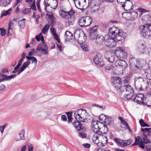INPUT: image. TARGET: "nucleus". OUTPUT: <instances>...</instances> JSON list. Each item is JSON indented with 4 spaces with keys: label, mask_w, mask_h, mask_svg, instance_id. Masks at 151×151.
<instances>
[{
    "label": "nucleus",
    "mask_w": 151,
    "mask_h": 151,
    "mask_svg": "<svg viewBox=\"0 0 151 151\" xmlns=\"http://www.w3.org/2000/svg\"><path fill=\"white\" fill-rule=\"evenodd\" d=\"M113 139L118 145L121 147H124L127 146V144L125 142V140H122L117 138H115Z\"/></svg>",
    "instance_id": "a211bd4d"
},
{
    "label": "nucleus",
    "mask_w": 151,
    "mask_h": 151,
    "mask_svg": "<svg viewBox=\"0 0 151 151\" xmlns=\"http://www.w3.org/2000/svg\"><path fill=\"white\" fill-rule=\"evenodd\" d=\"M137 10L139 12H142L143 13H144L145 12H148V11L146 10L145 9H141L140 8H139Z\"/></svg>",
    "instance_id": "bf43d9fd"
},
{
    "label": "nucleus",
    "mask_w": 151,
    "mask_h": 151,
    "mask_svg": "<svg viewBox=\"0 0 151 151\" xmlns=\"http://www.w3.org/2000/svg\"><path fill=\"white\" fill-rule=\"evenodd\" d=\"M100 139L101 140V143L103 146H105L107 144L108 139L106 137L103 135H99Z\"/></svg>",
    "instance_id": "5701e85b"
},
{
    "label": "nucleus",
    "mask_w": 151,
    "mask_h": 151,
    "mask_svg": "<svg viewBox=\"0 0 151 151\" xmlns=\"http://www.w3.org/2000/svg\"><path fill=\"white\" fill-rule=\"evenodd\" d=\"M0 34L1 36H5L6 32L4 29H0Z\"/></svg>",
    "instance_id": "5fc2aeb1"
},
{
    "label": "nucleus",
    "mask_w": 151,
    "mask_h": 151,
    "mask_svg": "<svg viewBox=\"0 0 151 151\" xmlns=\"http://www.w3.org/2000/svg\"><path fill=\"white\" fill-rule=\"evenodd\" d=\"M125 49L122 47H117L115 50L116 55H119L122 52L124 51Z\"/></svg>",
    "instance_id": "7c9ffc66"
},
{
    "label": "nucleus",
    "mask_w": 151,
    "mask_h": 151,
    "mask_svg": "<svg viewBox=\"0 0 151 151\" xmlns=\"http://www.w3.org/2000/svg\"><path fill=\"white\" fill-rule=\"evenodd\" d=\"M48 47H47V48H43L41 50V51H42V52L44 55H46L48 53Z\"/></svg>",
    "instance_id": "3c124183"
},
{
    "label": "nucleus",
    "mask_w": 151,
    "mask_h": 151,
    "mask_svg": "<svg viewBox=\"0 0 151 151\" xmlns=\"http://www.w3.org/2000/svg\"><path fill=\"white\" fill-rule=\"evenodd\" d=\"M97 0H91L90 3H88L89 7L91 9V11L93 12L98 11L100 8V5L96 2Z\"/></svg>",
    "instance_id": "1a4fd4ad"
},
{
    "label": "nucleus",
    "mask_w": 151,
    "mask_h": 151,
    "mask_svg": "<svg viewBox=\"0 0 151 151\" xmlns=\"http://www.w3.org/2000/svg\"><path fill=\"white\" fill-rule=\"evenodd\" d=\"M66 114L68 116V122H71V119H72V112H66Z\"/></svg>",
    "instance_id": "79ce46f5"
},
{
    "label": "nucleus",
    "mask_w": 151,
    "mask_h": 151,
    "mask_svg": "<svg viewBox=\"0 0 151 151\" xmlns=\"http://www.w3.org/2000/svg\"><path fill=\"white\" fill-rule=\"evenodd\" d=\"M25 131L24 130H23L21 131L19 134V135L20 137V139H24L25 137L24 136Z\"/></svg>",
    "instance_id": "a19ab883"
},
{
    "label": "nucleus",
    "mask_w": 151,
    "mask_h": 151,
    "mask_svg": "<svg viewBox=\"0 0 151 151\" xmlns=\"http://www.w3.org/2000/svg\"><path fill=\"white\" fill-rule=\"evenodd\" d=\"M48 47L47 46L44 42H42V43L39 44L37 46V50L38 51H41V50L43 48H47Z\"/></svg>",
    "instance_id": "a878e982"
},
{
    "label": "nucleus",
    "mask_w": 151,
    "mask_h": 151,
    "mask_svg": "<svg viewBox=\"0 0 151 151\" xmlns=\"http://www.w3.org/2000/svg\"><path fill=\"white\" fill-rule=\"evenodd\" d=\"M98 27L97 26H95L91 28L89 33V37L91 40L95 39L97 36V31Z\"/></svg>",
    "instance_id": "9b49d317"
},
{
    "label": "nucleus",
    "mask_w": 151,
    "mask_h": 151,
    "mask_svg": "<svg viewBox=\"0 0 151 151\" xmlns=\"http://www.w3.org/2000/svg\"><path fill=\"white\" fill-rule=\"evenodd\" d=\"M130 12H124L122 14V17L125 19L128 20H130Z\"/></svg>",
    "instance_id": "c756f323"
},
{
    "label": "nucleus",
    "mask_w": 151,
    "mask_h": 151,
    "mask_svg": "<svg viewBox=\"0 0 151 151\" xmlns=\"http://www.w3.org/2000/svg\"><path fill=\"white\" fill-rule=\"evenodd\" d=\"M50 29L51 31V33L52 35L56 34L55 33V29L54 28L52 27L50 28Z\"/></svg>",
    "instance_id": "052dcab7"
},
{
    "label": "nucleus",
    "mask_w": 151,
    "mask_h": 151,
    "mask_svg": "<svg viewBox=\"0 0 151 151\" xmlns=\"http://www.w3.org/2000/svg\"><path fill=\"white\" fill-rule=\"evenodd\" d=\"M96 43L98 45H101L103 44L105 40V37H104V36L102 35H97L96 38Z\"/></svg>",
    "instance_id": "aec40b11"
},
{
    "label": "nucleus",
    "mask_w": 151,
    "mask_h": 151,
    "mask_svg": "<svg viewBox=\"0 0 151 151\" xmlns=\"http://www.w3.org/2000/svg\"><path fill=\"white\" fill-rule=\"evenodd\" d=\"M113 68V66L111 64H109L106 66L105 67V69L106 70H110Z\"/></svg>",
    "instance_id": "8fccbe9b"
},
{
    "label": "nucleus",
    "mask_w": 151,
    "mask_h": 151,
    "mask_svg": "<svg viewBox=\"0 0 151 151\" xmlns=\"http://www.w3.org/2000/svg\"><path fill=\"white\" fill-rule=\"evenodd\" d=\"M88 114L85 109H78L75 111L74 116L77 122L75 121L73 123V125L79 131L83 129V127L80 122H84L88 118Z\"/></svg>",
    "instance_id": "f03ea898"
},
{
    "label": "nucleus",
    "mask_w": 151,
    "mask_h": 151,
    "mask_svg": "<svg viewBox=\"0 0 151 151\" xmlns=\"http://www.w3.org/2000/svg\"><path fill=\"white\" fill-rule=\"evenodd\" d=\"M144 96L142 94H139L136 95L135 96L134 98L132 99L134 102H136L137 103H143V99L144 98Z\"/></svg>",
    "instance_id": "6ab92c4d"
},
{
    "label": "nucleus",
    "mask_w": 151,
    "mask_h": 151,
    "mask_svg": "<svg viewBox=\"0 0 151 151\" xmlns=\"http://www.w3.org/2000/svg\"><path fill=\"white\" fill-rule=\"evenodd\" d=\"M115 27L111 28L109 31V35L105 36L104 43L105 45L111 48L115 47L116 42L123 40L124 39L123 33L119 29H115Z\"/></svg>",
    "instance_id": "f257e3e1"
},
{
    "label": "nucleus",
    "mask_w": 151,
    "mask_h": 151,
    "mask_svg": "<svg viewBox=\"0 0 151 151\" xmlns=\"http://www.w3.org/2000/svg\"><path fill=\"white\" fill-rule=\"evenodd\" d=\"M49 26L48 25H45L42 30V32L43 34H45L46 32L49 29Z\"/></svg>",
    "instance_id": "e433bc0d"
},
{
    "label": "nucleus",
    "mask_w": 151,
    "mask_h": 151,
    "mask_svg": "<svg viewBox=\"0 0 151 151\" xmlns=\"http://www.w3.org/2000/svg\"><path fill=\"white\" fill-rule=\"evenodd\" d=\"M115 65L116 67H122V69H125L128 66L125 61L120 60H117L116 61Z\"/></svg>",
    "instance_id": "dca6fc26"
},
{
    "label": "nucleus",
    "mask_w": 151,
    "mask_h": 151,
    "mask_svg": "<svg viewBox=\"0 0 151 151\" xmlns=\"http://www.w3.org/2000/svg\"><path fill=\"white\" fill-rule=\"evenodd\" d=\"M126 0H117V1L118 4L122 5V4H124V2Z\"/></svg>",
    "instance_id": "680f3d73"
},
{
    "label": "nucleus",
    "mask_w": 151,
    "mask_h": 151,
    "mask_svg": "<svg viewBox=\"0 0 151 151\" xmlns=\"http://www.w3.org/2000/svg\"><path fill=\"white\" fill-rule=\"evenodd\" d=\"M30 63V61H27V62L24 63L22 65L21 67V68L23 70H24L26 68L27 66L29 65Z\"/></svg>",
    "instance_id": "c9c22d12"
},
{
    "label": "nucleus",
    "mask_w": 151,
    "mask_h": 151,
    "mask_svg": "<svg viewBox=\"0 0 151 151\" xmlns=\"http://www.w3.org/2000/svg\"><path fill=\"white\" fill-rule=\"evenodd\" d=\"M68 22L69 25H72L74 22L75 18L73 16H69L68 18Z\"/></svg>",
    "instance_id": "2f4dec72"
},
{
    "label": "nucleus",
    "mask_w": 151,
    "mask_h": 151,
    "mask_svg": "<svg viewBox=\"0 0 151 151\" xmlns=\"http://www.w3.org/2000/svg\"><path fill=\"white\" fill-rule=\"evenodd\" d=\"M76 7L79 9H81L82 12L85 10V8H83V6L81 5V4L79 0H76L74 2Z\"/></svg>",
    "instance_id": "393cba45"
},
{
    "label": "nucleus",
    "mask_w": 151,
    "mask_h": 151,
    "mask_svg": "<svg viewBox=\"0 0 151 151\" xmlns=\"http://www.w3.org/2000/svg\"><path fill=\"white\" fill-rule=\"evenodd\" d=\"M12 11L11 8L9 9L6 11L4 10L1 12V17H2L3 16H6L7 15L9 14Z\"/></svg>",
    "instance_id": "f704fd0d"
},
{
    "label": "nucleus",
    "mask_w": 151,
    "mask_h": 151,
    "mask_svg": "<svg viewBox=\"0 0 151 151\" xmlns=\"http://www.w3.org/2000/svg\"><path fill=\"white\" fill-rule=\"evenodd\" d=\"M122 5V7L127 11L131 10L134 7V4L130 0H126L124 4Z\"/></svg>",
    "instance_id": "9d476101"
},
{
    "label": "nucleus",
    "mask_w": 151,
    "mask_h": 151,
    "mask_svg": "<svg viewBox=\"0 0 151 151\" xmlns=\"http://www.w3.org/2000/svg\"><path fill=\"white\" fill-rule=\"evenodd\" d=\"M35 49H32L30 52H29L28 55L29 56H31L33 55L35 53Z\"/></svg>",
    "instance_id": "4d7b16f0"
},
{
    "label": "nucleus",
    "mask_w": 151,
    "mask_h": 151,
    "mask_svg": "<svg viewBox=\"0 0 151 151\" xmlns=\"http://www.w3.org/2000/svg\"><path fill=\"white\" fill-rule=\"evenodd\" d=\"M79 135L80 137L82 138H84L86 137V134L85 133H82L81 132L79 133Z\"/></svg>",
    "instance_id": "69168bd1"
},
{
    "label": "nucleus",
    "mask_w": 151,
    "mask_h": 151,
    "mask_svg": "<svg viewBox=\"0 0 151 151\" xmlns=\"http://www.w3.org/2000/svg\"><path fill=\"white\" fill-rule=\"evenodd\" d=\"M136 61L135 62V64H134V66L136 68V70L139 69V64L140 63L139 60L138 59H136Z\"/></svg>",
    "instance_id": "c03bdc74"
},
{
    "label": "nucleus",
    "mask_w": 151,
    "mask_h": 151,
    "mask_svg": "<svg viewBox=\"0 0 151 151\" xmlns=\"http://www.w3.org/2000/svg\"><path fill=\"white\" fill-rule=\"evenodd\" d=\"M135 139L134 142L132 144V145L134 146L138 145L140 147L144 149L145 147V145L141 137L139 136H137L135 137Z\"/></svg>",
    "instance_id": "ddd939ff"
},
{
    "label": "nucleus",
    "mask_w": 151,
    "mask_h": 151,
    "mask_svg": "<svg viewBox=\"0 0 151 151\" xmlns=\"http://www.w3.org/2000/svg\"><path fill=\"white\" fill-rule=\"evenodd\" d=\"M122 81L120 78L116 77L113 81L112 82V84L116 90H118L119 89H120L122 87Z\"/></svg>",
    "instance_id": "f8f14e48"
},
{
    "label": "nucleus",
    "mask_w": 151,
    "mask_h": 151,
    "mask_svg": "<svg viewBox=\"0 0 151 151\" xmlns=\"http://www.w3.org/2000/svg\"><path fill=\"white\" fill-rule=\"evenodd\" d=\"M94 63L102 67L104 65V63L102 60V56L100 54H99L95 55L93 58Z\"/></svg>",
    "instance_id": "6e6552de"
},
{
    "label": "nucleus",
    "mask_w": 151,
    "mask_h": 151,
    "mask_svg": "<svg viewBox=\"0 0 151 151\" xmlns=\"http://www.w3.org/2000/svg\"><path fill=\"white\" fill-rule=\"evenodd\" d=\"M130 20H134L136 19L138 16V12H130Z\"/></svg>",
    "instance_id": "cd10ccee"
},
{
    "label": "nucleus",
    "mask_w": 151,
    "mask_h": 151,
    "mask_svg": "<svg viewBox=\"0 0 151 151\" xmlns=\"http://www.w3.org/2000/svg\"><path fill=\"white\" fill-rule=\"evenodd\" d=\"M135 86L136 89L139 91L146 90L149 86V81L146 78L139 77L135 78Z\"/></svg>",
    "instance_id": "20e7f679"
},
{
    "label": "nucleus",
    "mask_w": 151,
    "mask_h": 151,
    "mask_svg": "<svg viewBox=\"0 0 151 151\" xmlns=\"http://www.w3.org/2000/svg\"><path fill=\"white\" fill-rule=\"evenodd\" d=\"M116 56L118 58H127V53L125 51V50L119 55H116Z\"/></svg>",
    "instance_id": "72a5a7b5"
},
{
    "label": "nucleus",
    "mask_w": 151,
    "mask_h": 151,
    "mask_svg": "<svg viewBox=\"0 0 151 151\" xmlns=\"http://www.w3.org/2000/svg\"><path fill=\"white\" fill-rule=\"evenodd\" d=\"M142 19L143 22H151V17L149 14H145L142 17Z\"/></svg>",
    "instance_id": "4be33fe9"
},
{
    "label": "nucleus",
    "mask_w": 151,
    "mask_h": 151,
    "mask_svg": "<svg viewBox=\"0 0 151 151\" xmlns=\"http://www.w3.org/2000/svg\"><path fill=\"white\" fill-rule=\"evenodd\" d=\"M99 124L100 127V131H99V133H97L100 136L103 134H106L108 131V129L106 125L102 122H101V123H99Z\"/></svg>",
    "instance_id": "2eb2a0df"
},
{
    "label": "nucleus",
    "mask_w": 151,
    "mask_h": 151,
    "mask_svg": "<svg viewBox=\"0 0 151 151\" xmlns=\"http://www.w3.org/2000/svg\"><path fill=\"white\" fill-rule=\"evenodd\" d=\"M139 123L142 127H145V125L146 124V123L144 122V120L141 119L139 121Z\"/></svg>",
    "instance_id": "6e6d98bb"
},
{
    "label": "nucleus",
    "mask_w": 151,
    "mask_h": 151,
    "mask_svg": "<svg viewBox=\"0 0 151 151\" xmlns=\"http://www.w3.org/2000/svg\"><path fill=\"white\" fill-rule=\"evenodd\" d=\"M51 1L48 0H45V6L46 10H47V8L50 5Z\"/></svg>",
    "instance_id": "49530a36"
},
{
    "label": "nucleus",
    "mask_w": 151,
    "mask_h": 151,
    "mask_svg": "<svg viewBox=\"0 0 151 151\" xmlns=\"http://www.w3.org/2000/svg\"><path fill=\"white\" fill-rule=\"evenodd\" d=\"M80 33L76 32L74 34V37L76 39L78 40V41L79 42L80 44L82 42H85V40L86 39V37L85 36H83V40H82V37L80 36Z\"/></svg>",
    "instance_id": "412c9836"
},
{
    "label": "nucleus",
    "mask_w": 151,
    "mask_h": 151,
    "mask_svg": "<svg viewBox=\"0 0 151 151\" xmlns=\"http://www.w3.org/2000/svg\"><path fill=\"white\" fill-rule=\"evenodd\" d=\"M138 47L139 50L141 53H144L146 52L147 48L144 44H139Z\"/></svg>",
    "instance_id": "b1692460"
},
{
    "label": "nucleus",
    "mask_w": 151,
    "mask_h": 151,
    "mask_svg": "<svg viewBox=\"0 0 151 151\" xmlns=\"http://www.w3.org/2000/svg\"><path fill=\"white\" fill-rule=\"evenodd\" d=\"M65 37H67L68 39H71V38L68 37L73 36V34L69 31H66L65 34Z\"/></svg>",
    "instance_id": "de8ad7c7"
},
{
    "label": "nucleus",
    "mask_w": 151,
    "mask_h": 151,
    "mask_svg": "<svg viewBox=\"0 0 151 151\" xmlns=\"http://www.w3.org/2000/svg\"><path fill=\"white\" fill-rule=\"evenodd\" d=\"M108 61L111 63L113 62L115 59V57L114 56H111L110 58H108Z\"/></svg>",
    "instance_id": "13d9d810"
},
{
    "label": "nucleus",
    "mask_w": 151,
    "mask_h": 151,
    "mask_svg": "<svg viewBox=\"0 0 151 151\" xmlns=\"http://www.w3.org/2000/svg\"><path fill=\"white\" fill-rule=\"evenodd\" d=\"M147 76V78L149 77L150 78H151V70H149L148 71V73Z\"/></svg>",
    "instance_id": "338daca9"
},
{
    "label": "nucleus",
    "mask_w": 151,
    "mask_h": 151,
    "mask_svg": "<svg viewBox=\"0 0 151 151\" xmlns=\"http://www.w3.org/2000/svg\"><path fill=\"white\" fill-rule=\"evenodd\" d=\"M100 139L99 135L98 133H95L92 137V140L93 142H94L96 141L97 139Z\"/></svg>",
    "instance_id": "58836bf2"
},
{
    "label": "nucleus",
    "mask_w": 151,
    "mask_h": 151,
    "mask_svg": "<svg viewBox=\"0 0 151 151\" xmlns=\"http://www.w3.org/2000/svg\"><path fill=\"white\" fill-rule=\"evenodd\" d=\"M139 30L142 36L147 39L151 38V24H146L139 27Z\"/></svg>",
    "instance_id": "39448f33"
},
{
    "label": "nucleus",
    "mask_w": 151,
    "mask_h": 151,
    "mask_svg": "<svg viewBox=\"0 0 151 151\" xmlns=\"http://www.w3.org/2000/svg\"><path fill=\"white\" fill-rule=\"evenodd\" d=\"M30 9H25L22 11V14H26L29 13Z\"/></svg>",
    "instance_id": "603ef678"
},
{
    "label": "nucleus",
    "mask_w": 151,
    "mask_h": 151,
    "mask_svg": "<svg viewBox=\"0 0 151 151\" xmlns=\"http://www.w3.org/2000/svg\"><path fill=\"white\" fill-rule=\"evenodd\" d=\"M26 19H22V20L19 21L18 22V25L20 27L21 29H23L25 27V22L24 20Z\"/></svg>",
    "instance_id": "473e14b6"
},
{
    "label": "nucleus",
    "mask_w": 151,
    "mask_h": 151,
    "mask_svg": "<svg viewBox=\"0 0 151 151\" xmlns=\"http://www.w3.org/2000/svg\"><path fill=\"white\" fill-rule=\"evenodd\" d=\"M16 75L15 74H13L10 76H7L3 74H0V83L1 81H4L5 80L8 81L14 78Z\"/></svg>",
    "instance_id": "f3484780"
},
{
    "label": "nucleus",
    "mask_w": 151,
    "mask_h": 151,
    "mask_svg": "<svg viewBox=\"0 0 151 151\" xmlns=\"http://www.w3.org/2000/svg\"><path fill=\"white\" fill-rule=\"evenodd\" d=\"M149 135L147 134H143V135L142 136L143 139V142L145 144H147L150 143V140L147 138V137Z\"/></svg>",
    "instance_id": "c85d7f7f"
},
{
    "label": "nucleus",
    "mask_w": 151,
    "mask_h": 151,
    "mask_svg": "<svg viewBox=\"0 0 151 151\" xmlns=\"http://www.w3.org/2000/svg\"><path fill=\"white\" fill-rule=\"evenodd\" d=\"M118 119L121 121V124L122 125H124L126 127L128 126V125L127 123L122 117L119 116V117Z\"/></svg>",
    "instance_id": "4c0bfd02"
},
{
    "label": "nucleus",
    "mask_w": 151,
    "mask_h": 151,
    "mask_svg": "<svg viewBox=\"0 0 151 151\" xmlns=\"http://www.w3.org/2000/svg\"><path fill=\"white\" fill-rule=\"evenodd\" d=\"M99 119L101 121H105V122L106 123V122H107V121H106V116L104 114H102L100 115L99 116Z\"/></svg>",
    "instance_id": "37998d69"
},
{
    "label": "nucleus",
    "mask_w": 151,
    "mask_h": 151,
    "mask_svg": "<svg viewBox=\"0 0 151 151\" xmlns=\"http://www.w3.org/2000/svg\"><path fill=\"white\" fill-rule=\"evenodd\" d=\"M136 59L134 58H132L129 60V65L132 66H134V65L135 64V62L136 61Z\"/></svg>",
    "instance_id": "ea45409f"
},
{
    "label": "nucleus",
    "mask_w": 151,
    "mask_h": 151,
    "mask_svg": "<svg viewBox=\"0 0 151 151\" xmlns=\"http://www.w3.org/2000/svg\"><path fill=\"white\" fill-rule=\"evenodd\" d=\"M48 17L49 19H50V23L51 24L53 23L54 22L55 19L53 14L48 15Z\"/></svg>",
    "instance_id": "a18cd8bd"
},
{
    "label": "nucleus",
    "mask_w": 151,
    "mask_h": 151,
    "mask_svg": "<svg viewBox=\"0 0 151 151\" xmlns=\"http://www.w3.org/2000/svg\"><path fill=\"white\" fill-rule=\"evenodd\" d=\"M31 8L34 10L36 9L35 3L34 1L31 6Z\"/></svg>",
    "instance_id": "0e129e2a"
},
{
    "label": "nucleus",
    "mask_w": 151,
    "mask_h": 151,
    "mask_svg": "<svg viewBox=\"0 0 151 151\" xmlns=\"http://www.w3.org/2000/svg\"><path fill=\"white\" fill-rule=\"evenodd\" d=\"M120 91V96L124 99H125L126 97L127 99H131L134 95V92L133 88L129 84L122 86Z\"/></svg>",
    "instance_id": "7ed1b4c3"
},
{
    "label": "nucleus",
    "mask_w": 151,
    "mask_h": 151,
    "mask_svg": "<svg viewBox=\"0 0 151 151\" xmlns=\"http://www.w3.org/2000/svg\"><path fill=\"white\" fill-rule=\"evenodd\" d=\"M75 13L74 11L72 10L66 11L65 9H63L62 7H60V10L59 12L60 16L65 19H67L69 16H73Z\"/></svg>",
    "instance_id": "0eeeda50"
},
{
    "label": "nucleus",
    "mask_w": 151,
    "mask_h": 151,
    "mask_svg": "<svg viewBox=\"0 0 151 151\" xmlns=\"http://www.w3.org/2000/svg\"><path fill=\"white\" fill-rule=\"evenodd\" d=\"M81 47L84 51L86 52L88 51V48L87 45H81Z\"/></svg>",
    "instance_id": "864d4df0"
},
{
    "label": "nucleus",
    "mask_w": 151,
    "mask_h": 151,
    "mask_svg": "<svg viewBox=\"0 0 151 151\" xmlns=\"http://www.w3.org/2000/svg\"><path fill=\"white\" fill-rule=\"evenodd\" d=\"M30 60L32 61V63H35L36 64L37 63V60L35 57H32Z\"/></svg>",
    "instance_id": "e2e57ef3"
},
{
    "label": "nucleus",
    "mask_w": 151,
    "mask_h": 151,
    "mask_svg": "<svg viewBox=\"0 0 151 151\" xmlns=\"http://www.w3.org/2000/svg\"><path fill=\"white\" fill-rule=\"evenodd\" d=\"M92 19L89 16L82 17L78 20V23L81 27H87L89 26L91 24Z\"/></svg>",
    "instance_id": "423d86ee"
},
{
    "label": "nucleus",
    "mask_w": 151,
    "mask_h": 151,
    "mask_svg": "<svg viewBox=\"0 0 151 151\" xmlns=\"http://www.w3.org/2000/svg\"><path fill=\"white\" fill-rule=\"evenodd\" d=\"M99 123H101L100 121H94L92 122L91 129L95 133H99L100 128Z\"/></svg>",
    "instance_id": "4468645a"
},
{
    "label": "nucleus",
    "mask_w": 151,
    "mask_h": 151,
    "mask_svg": "<svg viewBox=\"0 0 151 151\" xmlns=\"http://www.w3.org/2000/svg\"><path fill=\"white\" fill-rule=\"evenodd\" d=\"M147 128H145V129L142 128L141 129V131L143 133V134H147V135H150V133L148 132L147 129H146Z\"/></svg>",
    "instance_id": "09e8293b"
},
{
    "label": "nucleus",
    "mask_w": 151,
    "mask_h": 151,
    "mask_svg": "<svg viewBox=\"0 0 151 151\" xmlns=\"http://www.w3.org/2000/svg\"><path fill=\"white\" fill-rule=\"evenodd\" d=\"M145 149L147 151H151V146L147 145L145 147Z\"/></svg>",
    "instance_id": "774afa93"
},
{
    "label": "nucleus",
    "mask_w": 151,
    "mask_h": 151,
    "mask_svg": "<svg viewBox=\"0 0 151 151\" xmlns=\"http://www.w3.org/2000/svg\"><path fill=\"white\" fill-rule=\"evenodd\" d=\"M11 0H0V6L5 7L9 4L11 2Z\"/></svg>",
    "instance_id": "bb28decb"
}]
</instances>
